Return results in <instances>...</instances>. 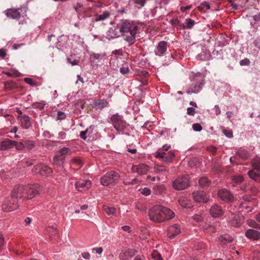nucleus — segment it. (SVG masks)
<instances>
[{"mask_svg": "<svg viewBox=\"0 0 260 260\" xmlns=\"http://www.w3.org/2000/svg\"><path fill=\"white\" fill-rule=\"evenodd\" d=\"M149 219L155 222H161L173 218L175 213L170 209L161 206H155L149 210Z\"/></svg>", "mask_w": 260, "mask_h": 260, "instance_id": "1", "label": "nucleus"}, {"mask_svg": "<svg viewBox=\"0 0 260 260\" xmlns=\"http://www.w3.org/2000/svg\"><path fill=\"white\" fill-rule=\"evenodd\" d=\"M121 36H125L124 40L129 45L135 42L138 27L127 20H121L117 23Z\"/></svg>", "mask_w": 260, "mask_h": 260, "instance_id": "2", "label": "nucleus"}, {"mask_svg": "<svg viewBox=\"0 0 260 260\" xmlns=\"http://www.w3.org/2000/svg\"><path fill=\"white\" fill-rule=\"evenodd\" d=\"M170 148V145H164L161 148L159 149V150L155 153V157L161 159L162 161L167 163L171 162L172 158L174 156V154L171 151H168Z\"/></svg>", "mask_w": 260, "mask_h": 260, "instance_id": "3", "label": "nucleus"}, {"mask_svg": "<svg viewBox=\"0 0 260 260\" xmlns=\"http://www.w3.org/2000/svg\"><path fill=\"white\" fill-rule=\"evenodd\" d=\"M119 177L118 173L114 171H110L101 178V184L104 186L109 185L117 181Z\"/></svg>", "mask_w": 260, "mask_h": 260, "instance_id": "4", "label": "nucleus"}, {"mask_svg": "<svg viewBox=\"0 0 260 260\" xmlns=\"http://www.w3.org/2000/svg\"><path fill=\"white\" fill-rule=\"evenodd\" d=\"M111 119L114 127L117 131H122L128 125L126 121L122 119V117L118 114L112 115Z\"/></svg>", "mask_w": 260, "mask_h": 260, "instance_id": "5", "label": "nucleus"}, {"mask_svg": "<svg viewBox=\"0 0 260 260\" xmlns=\"http://www.w3.org/2000/svg\"><path fill=\"white\" fill-rule=\"evenodd\" d=\"M32 172L35 174H39L42 176L47 177L52 173V170L48 166L40 164L34 167Z\"/></svg>", "mask_w": 260, "mask_h": 260, "instance_id": "6", "label": "nucleus"}, {"mask_svg": "<svg viewBox=\"0 0 260 260\" xmlns=\"http://www.w3.org/2000/svg\"><path fill=\"white\" fill-rule=\"evenodd\" d=\"M189 186L188 178L186 176L179 177L173 182V187L176 190L185 189Z\"/></svg>", "mask_w": 260, "mask_h": 260, "instance_id": "7", "label": "nucleus"}, {"mask_svg": "<svg viewBox=\"0 0 260 260\" xmlns=\"http://www.w3.org/2000/svg\"><path fill=\"white\" fill-rule=\"evenodd\" d=\"M41 187L38 184H34L31 186H26L25 199H31L37 194L40 193Z\"/></svg>", "mask_w": 260, "mask_h": 260, "instance_id": "8", "label": "nucleus"}, {"mask_svg": "<svg viewBox=\"0 0 260 260\" xmlns=\"http://www.w3.org/2000/svg\"><path fill=\"white\" fill-rule=\"evenodd\" d=\"M17 208L15 201L12 197L6 199L2 204V210L5 212H10Z\"/></svg>", "mask_w": 260, "mask_h": 260, "instance_id": "9", "label": "nucleus"}, {"mask_svg": "<svg viewBox=\"0 0 260 260\" xmlns=\"http://www.w3.org/2000/svg\"><path fill=\"white\" fill-rule=\"evenodd\" d=\"M26 186L18 185L15 186L11 192V197L16 199H25Z\"/></svg>", "mask_w": 260, "mask_h": 260, "instance_id": "10", "label": "nucleus"}, {"mask_svg": "<svg viewBox=\"0 0 260 260\" xmlns=\"http://www.w3.org/2000/svg\"><path fill=\"white\" fill-rule=\"evenodd\" d=\"M121 36V32L119 27H117V24L109 28L106 34V38L110 40L111 39L117 38Z\"/></svg>", "mask_w": 260, "mask_h": 260, "instance_id": "11", "label": "nucleus"}, {"mask_svg": "<svg viewBox=\"0 0 260 260\" xmlns=\"http://www.w3.org/2000/svg\"><path fill=\"white\" fill-rule=\"evenodd\" d=\"M253 166L254 167L253 169L250 170L248 175L251 179L255 181H260V170L259 169L260 165L253 162Z\"/></svg>", "mask_w": 260, "mask_h": 260, "instance_id": "12", "label": "nucleus"}, {"mask_svg": "<svg viewBox=\"0 0 260 260\" xmlns=\"http://www.w3.org/2000/svg\"><path fill=\"white\" fill-rule=\"evenodd\" d=\"M91 186V183L89 180H80L75 183L76 189L82 191L89 189Z\"/></svg>", "mask_w": 260, "mask_h": 260, "instance_id": "13", "label": "nucleus"}, {"mask_svg": "<svg viewBox=\"0 0 260 260\" xmlns=\"http://www.w3.org/2000/svg\"><path fill=\"white\" fill-rule=\"evenodd\" d=\"M192 197L197 202L206 203L208 201V197L203 191H194L192 193Z\"/></svg>", "mask_w": 260, "mask_h": 260, "instance_id": "14", "label": "nucleus"}, {"mask_svg": "<svg viewBox=\"0 0 260 260\" xmlns=\"http://www.w3.org/2000/svg\"><path fill=\"white\" fill-rule=\"evenodd\" d=\"M218 196L222 201L225 202H231L233 199V195L226 189L219 190L218 192Z\"/></svg>", "mask_w": 260, "mask_h": 260, "instance_id": "15", "label": "nucleus"}, {"mask_svg": "<svg viewBox=\"0 0 260 260\" xmlns=\"http://www.w3.org/2000/svg\"><path fill=\"white\" fill-rule=\"evenodd\" d=\"M223 213L222 208L217 204L213 205L210 209V214L214 218L222 216Z\"/></svg>", "mask_w": 260, "mask_h": 260, "instance_id": "16", "label": "nucleus"}, {"mask_svg": "<svg viewBox=\"0 0 260 260\" xmlns=\"http://www.w3.org/2000/svg\"><path fill=\"white\" fill-rule=\"evenodd\" d=\"M180 227L177 224L170 226L168 229V236L170 239L174 238L180 233Z\"/></svg>", "mask_w": 260, "mask_h": 260, "instance_id": "17", "label": "nucleus"}, {"mask_svg": "<svg viewBox=\"0 0 260 260\" xmlns=\"http://www.w3.org/2000/svg\"><path fill=\"white\" fill-rule=\"evenodd\" d=\"M69 152V149L67 148H61L55 155L53 158V163L56 165L59 164V160L62 161L64 158V156Z\"/></svg>", "mask_w": 260, "mask_h": 260, "instance_id": "18", "label": "nucleus"}, {"mask_svg": "<svg viewBox=\"0 0 260 260\" xmlns=\"http://www.w3.org/2000/svg\"><path fill=\"white\" fill-rule=\"evenodd\" d=\"M20 10L15 8L8 9L4 13L8 18L17 19L20 17Z\"/></svg>", "mask_w": 260, "mask_h": 260, "instance_id": "19", "label": "nucleus"}, {"mask_svg": "<svg viewBox=\"0 0 260 260\" xmlns=\"http://www.w3.org/2000/svg\"><path fill=\"white\" fill-rule=\"evenodd\" d=\"M136 250L130 249L122 250L119 254V258L121 260H127L136 254Z\"/></svg>", "mask_w": 260, "mask_h": 260, "instance_id": "20", "label": "nucleus"}, {"mask_svg": "<svg viewBox=\"0 0 260 260\" xmlns=\"http://www.w3.org/2000/svg\"><path fill=\"white\" fill-rule=\"evenodd\" d=\"M149 170V167L145 164H140L133 167V170L136 171L139 175L146 174Z\"/></svg>", "mask_w": 260, "mask_h": 260, "instance_id": "21", "label": "nucleus"}, {"mask_svg": "<svg viewBox=\"0 0 260 260\" xmlns=\"http://www.w3.org/2000/svg\"><path fill=\"white\" fill-rule=\"evenodd\" d=\"M108 102L105 99H97L95 100L92 104V106L96 109H103L104 108L107 107Z\"/></svg>", "mask_w": 260, "mask_h": 260, "instance_id": "22", "label": "nucleus"}, {"mask_svg": "<svg viewBox=\"0 0 260 260\" xmlns=\"http://www.w3.org/2000/svg\"><path fill=\"white\" fill-rule=\"evenodd\" d=\"M15 141L6 139L1 142L0 148L2 150H6L13 148L15 144Z\"/></svg>", "mask_w": 260, "mask_h": 260, "instance_id": "23", "label": "nucleus"}, {"mask_svg": "<svg viewBox=\"0 0 260 260\" xmlns=\"http://www.w3.org/2000/svg\"><path fill=\"white\" fill-rule=\"evenodd\" d=\"M245 236L250 239L258 240L260 238V232L253 229H249L245 232Z\"/></svg>", "mask_w": 260, "mask_h": 260, "instance_id": "24", "label": "nucleus"}, {"mask_svg": "<svg viewBox=\"0 0 260 260\" xmlns=\"http://www.w3.org/2000/svg\"><path fill=\"white\" fill-rule=\"evenodd\" d=\"M167 43L165 41L160 42L157 45V50L155 52L156 55L159 56L163 54L167 50Z\"/></svg>", "mask_w": 260, "mask_h": 260, "instance_id": "25", "label": "nucleus"}, {"mask_svg": "<svg viewBox=\"0 0 260 260\" xmlns=\"http://www.w3.org/2000/svg\"><path fill=\"white\" fill-rule=\"evenodd\" d=\"M179 204L184 208H190L191 207L190 201L184 197H180L178 200Z\"/></svg>", "mask_w": 260, "mask_h": 260, "instance_id": "26", "label": "nucleus"}, {"mask_svg": "<svg viewBox=\"0 0 260 260\" xmlns=\"http://www.w3.org/2000/svg\"><path fill=\"white\" fill-rule=\"evenodd\" d=\"M110 16V14L108 11H104L101 15H94V19L96 22L104 21L108 19Z\"/></svg>", "mask_w": 260, "mask_h": 260, "instance_id": "27", "label": "nucleus"}, {"mask_svg": "<svg viewBox=\"0 0 260 260\" xmlns=\"http://www.w3.org/2000/svg\"><path fill=\"white\" fill-rule=\"evenodd\" d=\"M21 125L24 128H28L31 125L30 118L28 116L24 115L21 121Z\"/></svg>", "mask_w": 260, "mask_h": 260, "instance_id": "28", "label": "nucleus"}, {"mask_svg": "<svg viewBox=\"0 0 260 260\" xmlns=\"http://www.w3.org/2000/svg\"><path fill=\"white\" fill-rule=\"evenodd\" d=\"M219 240L222 244L224 245L232 242L233 238L229 235L225 234L221 236Z\"/></svg>", "mask_w": 260, "mask_h": 260, "instance_id": "29", "label": "nucleus"}, {"mask_svg": "<svg viewBox=\"0 0 260 260\" xmlns=\"http://www.w3.org/2000/svg\"><path fill=\"white\" fill-rule=\"evenodd\" d=\"M47 232L50 236L58 237V232L56 228L50 226L47 228Z\"/></svg>", "mask_w": 260, "mask_h": 260, "instance_id": "30", "label": "nucleus"}, {"mask_svg": "<svg viewBox=\"0 0 260 260\" xmlns=\"http://www.w3.org/2000/svg\"><path fill=\"white\" fill-rule=\"evenodd\" d=\"M199 183L202 187H206L210 185L211 181L207 177H204L199 180Z\"/></svg>", "mask_w": 260, "mask_h": 260, "instance_id": "31", "label": "nucleus"}, {"mask_svg": "<svg viewBox=\"0 0 260 260\" xmlns=\"http://www.w3.org/2000/svg\"><path fill=\"white\" fill-rule=\"evenodd\" d=\"M248 204L249 203L248 202H244L242 204L240 205V208L241 209V212H251L252 210V208H251L249 206Z\"/></svg>", "mask_w": 260, "mask_h": 260, "instance_id": "32", "label": "nucleus"}, {"mask_svg": "<svg viewBox=\"0 0 260 260\" xmlns=\"http://www.w3.org/2000/svg\"><path fill=\"white\" fill-rule=\"evenodd\" d=\"M103 209L108 215H113L116 213V209L114 207H110L107 206H104Z\"/></svg>", "mask_w": 260, "mask_h": 260, "instance_id": "33", "label": "nucleus"}, {"mask_svg": "<svg viewBox=\"0 0 260 260\" xmlns=\"http://www.w3.org/2000/svg\"><path fill=\"white\" fill-rule=\"evenodd\" d=\"M154 171L155 173H161L167 171L165 167L158 165H155L154 167Z\"/></svg>", "mask_w": 260, "mask_h": 260, "instance_id": "34", "label": "nucleus"}, {"mask_svg": "<svg viewBox=\"0 0 260 260\" xmlns=\"http://www.w3.org/2000/svg\"><path fill=\"white\" fill-rule=\"evenodd\" d=\"M151 256L154 260H164L160 254L157 250H153Z\"/></svg>", "mask_w": 260, "mask_h": 260, "instance_id": "35", "label": "nucleus"}, {"mask_svg": "<svg viewBox=\"0 0 260 260\" xmlns=\"http://www.w3.org/2000/svg\"><path fill=\"white\" fill-rule=\"evenodd\" d=\"M231 224L235 227H238L242 224V221L239 218H236L234 217V218L231 221Z\"/></svg>", "mask_w": 260, "mask_h": 260, "instance_id": "36", "label": "nucleus"}, {"mask_svg": "<svg viewBox=\"0 0 260 260\" xmlns=\"http://www.w3.org/2000/svg\"><path fill=\"white\" fill-rule=\"evenodd\" d=\"M243 177L242 176H234L232 178V183L233 186H235L236 184L241 183L243 181Z\"/></svg>", "mask_w": 260, "mask_h": 260, "instance_id": "37", "label": "nucleus"}, {"mask_svg": "<svg viewBox=\"0 0 260 260\" xmlns=\"http://www.w3.org/2000/svg\"><path fill=\"white\" fill-rule=\"evenodd\" d=\"M200 10L201 11H206L210 9V6L209 4L207 2H204L201 4L200 6L199 7Z\"/></svg>", "mask_w": 260, "mask_h": 260, "instance_id": "38", "label": "nucleus"}, {"mask_svg": "<svg viewBox=\"0 0 260 260\" xmlns=\"http://www.w3.org/2000/svg\"><path fill=\"white\" fill-rule=\"evenodd\" d=\"M186 28L188 29L191 28L194 25L195 22L193 20L190 18L186 19Z\"/></svg>", "mask_w": 260, "mask_h": 260, "instance_id": "39", "label": "nucleus"}, {"mask_svg": "<svg viewBox=\"0 0 260 260\" xmlns=\"http://www.w3.org/2000/svg\"><path fill=\"white\" fill-rule=\"evenodd\" d=\"M204 229L209 233H214L216 231L215 228L213 225L208 224H206L204 226Z\"/></svg>", "mask_w": 260, "mask_h": 260, "instance_id": "40", "label": "nucleus"}, {"mask_svg": "<svg viewBox=\"0 0 260 260\" xmlns=\"http://www.w3.org/2000/svg\"><path fill=\"white\" fill-rule=\"evenodd\" d=\"M139 191L142 194L147 196L151 193V190L148 187L141 188L139 189Z\"/></svg>", "mask_w": 260, "mask_h": 260, "instance_id": "41", "label": "nucleus"}, {"mask_svg": "<svg viewBox=\"0 0 260 260\" xmlns=\"http://www.w3.org/2000/svg\"><path fill=\"white\" fill-rule=\"evenodd\" d=\"M15 143L14 147L17 150H22L25 147L24 144L22 142L18 143L15 141Z\"/></svg>", "mask_w": 260, "mask_h": 260, "instance_id": "42", "label": "nucleus"}, {"mask_svg": "<svg viewBox=\"0 0 260 260\" xmlns=\"http://www.w3.org/2000/svg\"><path fill=\"white\" fill-rule=\"evenodd\" d=\"M72 164L76 165L78 167V168H80L82 166L81 160L77 157L74 158L72 159Z\"/></svg>", "mask_w": 260, "mask_h": 260, "instance_id": "43", "label": "nucleus"}, {"mask_svg": "<svg viewBox=\"0 0 260 260\" xmlns=\"http://www.w3.org/2000/svg\"><path fill=\"white\" fill-rule=\"evenodd\" d=\"M165 188L164 185H157L154 187V190L157 193L162 191Z\"/></svg>", "mask_w": 260, "mask_h": 260, "instance_id": "44", "label": "nucleus"}, {"mask_svg": "<svg viewBox=\"0 0 260 260\" xmlns=\"http://www.w3.org/2000/svg\"><path fill=\"white\" fill-rule=\"evenodd\" d=\"M192 128L196 132H200L202 129V127L199 123H194L192 125Z\"/></svg>", "mask_w": 260, "mask_h": 260, "instance_id": "45", "label": "nucleus"}, {"mask_svg": "<svg viewBox=\"0 0 260 260\" xmlns=\"http://www.w3.org/2000/svg\"><path fill=\"white\" fill-rule=\"evenodd\" d=\"M196 113V110L193 107H189L187 109V113L189 115L193 116Z\"/></svg>", "mask_w": 260, "mask_h": 260, "instance_id": "46", "label": "nucleus"}, {"mask_svg": "<svg viewBox=\"0 0 260 260\" xmlns=\"http://www.w3.org/2000/svg\"><path fill=\"white\" fill-rule=\"evenodd\" d=\"M25 147L27 149H31L34 147V142L30 141H28L25 143Z\"/></svg>", "mask_w": 260, "mask_h": 260, "instance_id": "47", "label": "nucleus"}, {"mask_svg": "<svg viewBox=\"0 0 260 260\" xmlns=\"http://www.w3.org/2000/svg\"><path fill=\"white\" fill-rule=\"evenodd\" d=\"M65 117H66V115L63 112H61V111L58 112L57 116V119L62 120V119H64Z\"/></svg>", "mask_w": 260, "mask_h": 260, "instance_id": "48", "label": "nucleus"}, {"mask_svg": "<svg viewBox=\"0 0 260 260\" xmlns=\"http://www.w3.org/2000/svg\"><path fill=\"white\" fill-rule=\"evenodd\" d=\"M88 133H89V129H88L85 131L81 132L80 133L81 138L82 139H83V140H85L86 138V137L85 136L86 134H88V136H89V134H88Z\"/></svg>", "mask_w": 260, "mask_h": 260, "instance_id": "49", "label": "nucleus"}, {"mask_svg": "<svg viewBox=\"0 0 260 260\" xmlns=\"http://www.w3.org/2000/svg\"><path fill=\"white\" fill-rule=\"evenodd\" d=\"M129 71V69L127 67H122L120 69V72L123 75L128 74Z\"/></svg>", "mask_w": 260, "mask_h": 260, "instance_id": "50", "label": "nucleus"}, {"mask_svg": "<svg viewBox=\"0 0 260 260\" xmlns=\"http://www.w3.org/2000/svg\"><path fill=\"white\" fill-rule=\"evenodd\" d=\"M67 62L68 63L71 64L73 66L78 65L79 63V61L78 60L75 59L72 61L70 58H67Z\"/></svg>", "mask_w": 260, "mask_h": 260, "instance_id": "51", "label": "nucleus"}, {"mask_svg": "<svg viewBox=\"0 0 260 260\" xmlns=\"http://www.w3.org/2000/svg\"><path fill=\"white\" fill-rule=\"evenodd\" d=\"M240 64L241 66L249 65L250 64V60L247 58H245L241 60L240 62Z\"/></svg>", "mask_w": 260, "mask_h": 260, "instance_id": "52", "label": "nucleus"}, {"mask_svg": "<svg viewBox=\"0 0 260 260\" xmlns=\"http://www.w3.org/2000/svg\"><path fill=\"white\" fill-rule=\"evenodd\" d=\"M208 150L213 154H215L216 151V148L213 146H210L207 148Z\"/></svg>", "mask_w": 260, "mask_h": 260, "instance_id": "53", "label": "nucleus"}, {"mask_svg": "<svg viewBox=\"0 0 260 260\" xmlns=\"http://www.w3.org/2000/svg\"><path fill=\"white\" fill-rule=\"evenodd\" d=\"M146 1L147 0H135V3L140 5L141 7H143L146 4Z\"/></svg>", "mask_w": 260, "mask_h": 260, "instance_id": "54", "label": "nucleus"}, {"mask_svg": "<svg viewBox=\"0 0 260 260\" xmlns=\"http://www.w3.org/2000/svg\"><path fill=\"white\" fill-rule=\"evenodd\" d=\"M24 81L27 84L33 86L34 85V82L31 78H25L24 79Z\"/></svg>", "mask_w": 260, "mask_h": 260, "instance_id": "55", "label": "nucleus"}, {"mask_svg": "<svg viewBox=\"0 0 260 260\" xmlns=\"http://www.w3.org/2000/svg\"><path fill=\"white\" fill-rule=\"evenodd\" d=\"M194 220L199 222L202 220V217L200 215H195L192 217Z\"/></svg>", "mask_w": 260, "mask_h": 260, "instance_id": "56", "label": "nucleus"}, {"mask_svg": "<svg viewBox=\"0 0 260 260\" xmlns=\"http://www.w3.org/2000/svg\"><path fill=\"white\" fill-rule=\"evenodd\" d=\"M113 54L114 55H122V50L121 49L115 50L112 52Z\"/></svg>", "mask_w": 260, "mask_h": 260, "instance_id": "57", "label": "nucleus"}, {"mask_svg": "<svg viewBox=\"0 0 260 260\" xmlns=\"http://www.w3.org/2000/svg\"><path fill=\"white\" fill-rule=\"evenodd\" d=\"M105 55V54H99V53H93L92 54V56H93V57L95 59H98L101 57L104 56Z\"/></svg>", "mask_w": 260, "mask_h": 260, "instance_id": "58", "label": "nucleus"}, {"mask_svg": "<svg viewBox=\"0 0 260 260\" xmlns=\"http://www.w3.org/2000/svg\"><path fill=\"white\" fill-rule=\"evenodd\" d=\"M253 254L255 260H260V251H255Z\"/></svg>", "mask_w": 260, "mask_h": 260, "instance_id": "59", "label": "nucleus"}, {"mask_svg": "<svg viewBox=\"0 0 260 260\" xmlns=\"http://www.w3.org/2000/svg\"><path fill=\"white\" fill-rule=\"evenodd\" d=\"M121 228L124 232H126L127 233H130L131 232V228L128 225H124L122 226Z\"/></svg>", "mask_w": 260, "mask_h": 260, "instance_id": "60", "label": "nucleus"}, {"mask_svg": "<svg viewBox=\"0 0 260 260\" xmlns=\"http://www.w3.org/2000/svg\"><path fill=\"white\" fill-rule=\"evenodd\" d=\"M4 243V237L2 234H0V250L2 248Z\"/></svg>", "mask_w": 260, "mask_h": 260, "instance_id": "61", "label": "nucleus"}, {"mask_svg": "<svg viewBox=\"0 0 260 260\" xmlns=\"http://www.w3.org/2000/svg\"><path fill=\"white\" fill-rule=\"evenodd\" d=\"M6 55V51L4 49L0 48V57L4 58Z\"/></svg>", "mask_w": 260, "mask_h": 260, "instance_id": "62", "label": "nucleus"}, {"mask_svg": "<svg viewBox=\"0 0 260 260\" xmlns=\"http://www.w3.org/2000/svg\"><path fill=\"white\" fill-rule=\"evenodd\" d=\"M82 256L86 259H89L90 258V254L88 252H84L82 253Z\"/></svg>", "mask_w": 260, "mask_h": 260, "instance_id": "63", "label": "nucleus"}, {"mask_svg": "<svg viewBox=\"0 0 260 260\" xmlns=\"http://www.w3.org/2000/svg\"><path fill=\"white\" fill-rule=\"evenodd\" d=\"M253 19L255 21H260V13H258L253 16Z\"/></svg>", "mask_w": 260, "mask_h": 260, "instance_id": "64", "label": "nucleus"}]
</instances>
